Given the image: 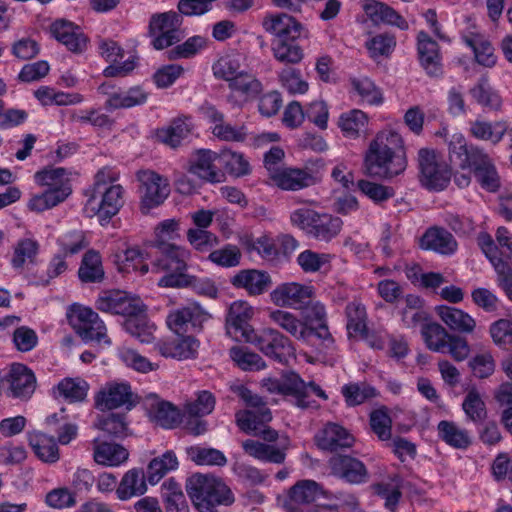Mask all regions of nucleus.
<instances>
[{
	"instance_id": "7",
	"label": "nucleus",
	"mask_w": 512,
	"mask_h": 512,
	"mask_svg": "<svg viewBox=\"0 0 512 512\" xmlns=\"http://www.w3.org/2000/svg\"><path fill=\"white\" fill-rule=\"evenodd\" d=\"M182 23L183 16L176 11L153 14L149 21L153 47L162 50L181 41L184 37Z\"/></svg>"
},
{
	"instance_id": "43",
	"label": "nucleus",
	"mask_w": 512,
	"mask_h": 512,
	"mask_svg": "<svg viewBox=\"0 0 512 512\" xmlns=\"http://www.w3.org/2000/svg\"><path fill=\"white\" fill-rule=\"evenodd\" d=\"M161 497L166 512H189V506L181 485L174 478H169L162 483Z\"/></svg>"
},
{
	"instance_id": "29",
	"label": "nucleus",
	"mask_w": 512,
	"mask_h": 512,
	"mask_svg": "<svg viewBox=\"0 0 512 512\" xmlns=\"http://www.w3.org/2000/svg\"><path fill=\"white\" fill-rule=\"evenodd\" d=\"M363 10L368 18L376 25L387 24L401 30L409 28L408 22L392 7L376 0H365Z\"/></svg>"
},
{
	"instance_id": "15",
	"label": "nucleus",
	"mask_w": 512,
	"mask_h": 512,
	"mask_svg": "<svg viewBox=\"0 0 512 512\" xmlns=\"http://www.w3.org/2000/svg\"><path fill=\"white\" fill-rule=\"evenodd\" d=\"M254 309L245 301H235L230 305L226 318V332L236 341L248 342L256 331L250 325Z\"/></svg>"
},
{
	"instance_id": "18",
	"label": "nucleus",
	"mask_w": 512,
	"mask_h": 512,
	"mask_svg": "<svg viewBox=\"0 0 512 512\" xmlns=\"http://www.w3.org/2000/svg\"><path fill=\"white\" fill-rule=\"evenodd\" d=\"M73 321L75 330L83 340L94 341L98 344H111L104 322L92 309L87 307L77 309Z\"/></svg>"
},
{
	"instance_id": "8",
	"label": "nucleus",
	"mask_w": 512,
	"mask_h": 512,
	"mask_svg": "<svg viewBox=\"0 0 512 512\" xmlns=\"http://www.w3.org/2000/svg\"><path fill=\"white\" fill-rule=\"evenodd\" d=\"M136 178L140 183V209L144 214L160 206L168 198L170 185L167 178L150 169L139 170Z\"/></svg>"
},
{
	"instance_id": "16",
	"label": "nucleus",
	"mask_w": 512,
	"mask_h": 512,
	"mask_svg": "<svg viewBox=\"0 0 512 512\" xmlns=\"http://www.w3.org/2000/svg\"><path fill=\"white\" fill-rule=\"evenodd\" d=\"M261 24L264 31L275 36L276 40H297L303 35L307 36L304 25L295 17L284 12L266 14Z\"/></svg>"
},
{
	"instance_id": "50",
	"label": "nucleus",
	"mask_w": 512,
	"mask_h": 512,
	"mask_svg": "<svg viewBox=\"0 0 512 512\" xmlns=\"http://www.w3.org/2000/svg\"><path fill=\"white\" fill-rule=\"evenodd\" d=\"M178 467V460L173 451H166L162 456L152 459L147 467V480L150 484L158 483L166 473Z\"/></svg>"
},
{
	"instance_id": "5",
	"label": "nucleus",
	"mask_w": 512,
	"mask_h": 512,
	"mask_svg": "<svg viewBox=\"0 0 512 512\" xmlns=\"http://www.w3.org/2000/svg\"><path fill=\"white\" fill-rule=\"evenodd\" d=\"M186 491L199 512H218L217 507L234 502L230 488L219 478L194 474L186 481Z\"/></svg>"
},
{
	"instance_id": "12",
	"label": "nucleus",
	"mask_w": 512,
	"mask_h": 512,
	"mask_svg": "<svg viewBox=\"0 0 512 512\" xmlns=\"http://www.w3.org/2000/svg\"><path fill=\"white\" fill-rule=\"evenodd\" d=\"M327 498V492L313 480H300L288 492L284 503L287 512H312L313 506Z\"/></svg>"
},
{
	"instance_id": "3",
	"label": "nucleus",
	"mask_w": 512,
	"mask_h": 512,
	"mask_svg": "<svg viewBox=\"0 0 512 512\" xmlns=\"http://www.w3.org/2000/svg\"><path fill=\"white\" fill-rule=\"evenodd\" d=\"M406 166L401 136L393 131L378 133L365 154L366 173L372 177L390 179L404 172Z\"/></svg>"
},
{
	"instance_id": "56",
	"label": "nucleus",
	"mask_w": 512,
	"mask_h": 512,
	"mask_svg": "<svg viewBox=\"0 0 512 512\" xmlns=\"http://www.w3.org/2000/svg\"><path fill=\"white\" fill-rule=\"evenodd\" d=\"M39 244L37 241L25 238L18 241L11 260L12 266L16 269L28 264H34L38 254Z\"/></svg>"
},
{
	"instance_id": "28",
	"label": "nucleus",
	"mask_w": 512,
	"mask_h": 512,
	"mask_svg": "<svg viewBox=\"0 0 512 512\" xmlns=\"http://www.w3.org/2000/svg\"><path fill=\"white\" fill-rule=\"evenodd\" d=\"M303 310V323H307L309 328L312 330V337L316 336L325 342L332 343L333 339L329 332L327 325V314L325 306L312 299L309 300V304L304 305L301 309Z\"/></svg>"
},
{
	"instance_id": "23",
	"label": "nucleus",
	"mask_w": 512,
	"mask_h": 512,
	"mask_svg": "<svg viewBox=\"0 0 512 512\" xmlns=\"http://www.w3.org/2000/svg\"><path fill=\"white\" fill-rule=\"evenodd\" d=\"M199 345V341L193 336H182L159 341L156 350L163 357L186 360L197 356Z\"/></svg>"
},
{
	"instance_id": "17",
	"label": "nucleus",
	"mask_w": 512,
	"mask_h": 512,
	"mask_svg": "<svg viewBox=\"0 0 512 512\" xmlns=\"http://www.w3.org/2000/svg\"><path fill=\"white\" fill-rule=\"evenodd\" d=\"M209 318V313L200 305L191 303L171 311L166 318V323L170 330L180 336L191 330H200Z\"/></svg>"
},
{
	"instance_id": "32",
	"label": "nucleus",
	"mask_w": 512,
	"mask_h": 512,
	"mask_svg": "<svg viewBox=\"0 0 512 512\" xmlns=\"http://www.w3.org/2000/svg\"><path fill=\"white\" fill-rule=\"evenodd\" d=\"M146 410L152 421L163 428H173L180 422L178 410L169 402L150 395L146 400Z\"/></svg>"
},
{
	"instance_id": "41",
	"label": "nucleus",
	"mask_w": 512,
	"mask_h": 512,
	"mask_svg": "<svg viewBox=\"0 0 512 512\" xmlns=\"http://www.w3.org/2000/svg\"><path fill=\"white\" fill-rule=\"evenodd\" d=\"M229 88L232 94L228 100L238 96L237 102L242 103L256 98L262 91V84L254 75L244 72L229 84Z\"/></svg>"
},
{
	"instance_id": "22",
	"label": "nucleus",
	"mask_w": 512,
	"mask_h": 512,
	"mask_svg": "<svg viewBox=\"0 0 512 512\" xmlns=\"http://www.w3.org/2000/svg\"><path fill=\"white\" fill-rule=\"evenodd\" d=\"M333 473L351 484H361L368 480V471L363 462L348 456L336 455L330 461Z\"/></svg>"
},
{
	"instance_id": "26",
	"label": "nucleus",
	"mask_w": 512,
	"mask_h": 512,
	"mask_svg": "<svg viewBox=\"0 0 512 512\" xmlns=\"http://www.w3.org/2000/svg\"><path fill=\"white\" fill-rule=\"evenodd\" d=\"M52 35L70 51L83 52L87 47V37L79 26L65 20H57L51 25Z\"/></svg>"
},
{
	"instance_id": "11",
	"label": "nucleus",
	"mask_w": 512,
	"mask_h": 512,
	"mask_svg": "<svg viewBox=\"0 0 512 512\" xmlns=\"http://www.w3.org/2000/svg\"><path fill=\"white\" fill-rule=\"evenodd\" d=\"M249 343L255 345L265 356L286 364L294 356V347L288 337L276 329L265 328L256 332Z\"/></svg>"
},
{
	"instance_id": "51",
	"label": "nucleus",
	"mask_w": 512,
	"mask_h": 512,
	"mask_svg": "<svg viewBox=\"0 0 512 512\" xmlns=\"http://www.w3.org/2000/svg\"><path fill=\"white\" fill-rule=\"evenodd\" d=\"M368 123L367 115L358 109L343 113L338 125L345 137L357 138Z\"/></svg>"
},
{
	"instance_id": "52",
	"label": "nucleus",
	"mask_w": 512,
	"mask_h": 512,
	"mask_svg": "<svg viewBox=\"0 0 512 512\" xmlns=\"http://www.w3.org/2000/svg\"><path fill=\"white\" fill-rule=\"evenodd\" d=\"M229 355L243 371H259L266 368V363L262 357L245 347L234 346L229 350Z\"/></svg>"
},
{
	"instance_id": "37",
	"label": "nucleus",
	"mask_w": 512,
	"mask_h": 512,
	"mask_svg": "<svg viewBox=\"0 0 512 512\" xmlns=\"http://www.w3.org/2000/svg\"><path fill=\"white\" fill-rule=\"evenodd\" d=\"M435 311L451 330L470 334L476 328L475 319L458 308L440 305L435 308Z\"/></svg>"
},
{
	"instance_id": "14",
	"label": "nucleus",
	"mask_w": 512,
	"mask_h": 512,
	"mask_svg": "<svg viewBox=\"0 0 512 512\" xmlns=\"http://www.w3.org/2000/svg\"><path fill=\"white\" fill-rule=\"evenodd\" d=\"M136 398L129 383L109 382L96 394L95 405L102 411L120 407L130 410L136 405Z\"/></svg>"
},
{
	"instance_id": "54",
	"label": "nucleus",
	"mask_w": 512,
	"mask_h": 512,
	"mask_svg": "<svg viewBox=\"0 0 512 512\" xmlns=\"http://www.w3.org/2000/svg\"><path fill=\"white\" fill-rule=\"evenodd\" d=\"M422 335L427 347L435 352L446 353L447 342L451 336L438 323H429L423 327Z\"/></svg>"
},
{
	"instance_id": "63",
	"label": "nucleus",
	"mask_w": 512,
	"mask_h": 512,
	"mask_svg": "<svg viewBox=\"0 0 512 512\" xmlns=\"http://www.w3.org/2000/svg\"><path fill=\"white\" fill-rule=\"evenodd\" d=\"M462 408L467 418L474 423H481L487 416L485 403L476 389L468 391L462 403Z\"/></svg>"
},
{
	"instance_id": "9",
	"label": "nucleus",
	"mask_w": 512,
	"mask_h": 512,
	"mask_svg": "<svg viewBox=\"0 0 512 512\" xmlns=\"http://www.w3.org/2000/svg\"><path fill=\"white\" fill-rule=\"evenodd\" d=\"M125 190L120 184H112L101 192L86 194L84 213L87 217L98 216L101 220L111 219L124 205Z\"/></svg>"
},
{
	"instance_id": "30",
	"label": "nucleus",
	"mask_w": 512,
	"mask_h": 512,
	"mask_svg": "<svg viewBox=\"0 0 512 512\" xmlns=\"http://www.w3.org/2000/svg\"><path fill=\"white\" fill-rule=\"evenodd\" d=\"M269 317L273 323L285 330L295 339L306 344L311 342L312 330L307 323H303V321L293 313L277 309L271 311Z\"/></svg>"
},
{
	"instance_id": "61",
	"label": "nucleus",
	"mask_w": 512,
	"mask_h": 512,
	"mask_svg": "<svg viewBox=\"0 0 512 512\" xmlns=\"http://www.w3.org/2000/svg\"><path fill=\"white\" fill-rule=\"evenodd\" d=\"M342 394L349 406H356L378 395L376 389L365 383H349L342 387Z\"/></svg>"
},
{
	"instance_id": "44",
	"label": "nucleus",
	"mask_w": 512,
	"mask_h": 512,
	"mask_svg": "<svg viewBox=\"0 0 512 512\" xmlns=\"http://www.w3.org/2000/svg\"><path fill=\"white\" fill-rule=\"evenodd\" d=\"M105 276L102 259L95 250H88L82 257L78 277L82 283H100Z\"/></svg>"
},
{
	"instance_id": "48",
	"label": "nucleus",
	"mask_w": 512,
	"mask_h": 512,
	"mask_svg": "<svg viewBox=\"0 0 512 512\" xmlns=\"http://www.w3.org/2000/svg\"><path fill=\"white\" fill-rule=\"evenodd\" d=\"M272 53L277 61L290 65L300 63L304 57L303 49L296 43V40H274Z\"/></svg>"
},
{
	"instance_id": "42",
	"label": "nucleus",
	"mask_w": 512,
	"mask_h": 512,
	"mask_svg": "<svg viewBox=\"0 0 512 512\" xmlns=\"http://www.w3.org/2000/svg\"><path fill=\"white\" fill-rule=\"evenodd\" d=\"M29 445L35 455L45 463H56L59 458V449L54 437L42 432H33L28 437Z\"/></svg>"
},
{
	"instance_id": "55",
	"label": "nucleus",
	"mask_w": 512,
	"mask_h": 512,
	"mask_svg": "<svg viewBox=\"0 0 512 512\" xmlns=\"http://www.w3.org/2000/svg\"><path fill=\"white\" fill-rule=\"evenodd\" d=\"M125 330L141 342H149L152 326L149 324L146 316V307L143 310L126 317L124 321Z\"/></svg>"
},
{
	"instance_id": "40",
	"label": "nucleus",
	"mask_w": 512,
	"mask_h": 512,
	"mask_svg": "<svg viewBox=\"0 0 512 512\" xmlns=\"http://www.w3.org/2000/svg\"><path fill=\"white\" fill-rule=\"evenodd\" d=\"M468 132L476 140L488 141L496 145L505 135L504 121L492 123L483 119H475L469 122Z\"/></svg>"
},
{
	"instance_id": "39",
	"label": "nucleus",
	"mask_w": 512,
	"mask_h": 512,
	"mask_svg": "<svg viewBox=\"0 0 512 512\" xmlns=\"http://www.w3.org/2000/svg\"><path fill=\"white\" fill-rule=\"evenodd\" d=\"M193 124L190 117H179L174 119L166 128L157 131V138L164 144L176 148L192 132Z\"/></svg>"
},
{
	"instance_id": "4",
	"label": "nucleus",
	"mask_w": 512,
	"mask_h": 512,
	"mask_svg": "<svg viewBox=\"0 0 512 512\" xmlns=\"http://www.w3.org/2000/svg\"><path fill=\"white\" fill-rule=\"evenodd\" d=\"M158 256L152 263V271L165 273L159 280L161 287H187L195 281V277L188 275L187 261L190 252L175 244L162 241L157 244Z\"/></svg>"
},
{
	"instance_id": "53",
	"label": "nucleus",
	"mask_w": 512,
	"mask_h": 512,
	"mask_svg": "<svg viewBox=\"0 0 512 512\" xmlns=\"http://www.w3.org/2000/svg\"><path fill=\"white\" fill-rule=\"evenodd\" d=\"M186 454L197 465L224 466L227 463L225 455L215 448L190 446L186 448Z\"/></svg>"
},
{
	"instance_id": "60",
	"label": "nucleus",
	"mask_w": 512,
	"mask_h": 512,
	"mask_svg": "<svg viewBox=\"0 0 512 512\" xmlns=\"http://www.w3.org/2000/svg\"><path fill=\"white\" fill-rule=\"evenodd\" d=\"M240 248L233 244H226L221 248L212 250L208 255V260L222 268H232L240 265Z\"/></svg>"
},
{
	"instance_id": "35",
	"label": "nucleus",
	"mask_w": 512,
	"mask_h": 512,
	"mask_svg": "<svg viewBox=\"0 0 512 512\" xmlns=\"http://www.w3.org/2000/svg\"><path fill=\"white\" fill-rule=\"evenodd\" d=\"M272 182L282 190H300L314 183V177L311 173L303 169L283 168L274 171Z\"/></svg>"
},
{
	"instance_id": "13",
	"label": "nucleus",
	"mask_w": 512,
	"mask_h": 512,
	"mask_svg": "<svg viewBox=\"0 0 512 512\" xmlns=\"http://www.w3.org/2000/svg\"><path fill=\"white\" fill-rule=\"evenodd\" d=\"M95 306L99 311L127 317L143 310L144 303L138 296L125 291L109 290L98 296Z\"/></svg>"
},
{
	"instance_id": "38",
	"label": "nucleus",
	"mask_w": 512,
	"mask_h": 512,
	"mask_svg": "<svg viewBox=\"0 0 512 512\" xmlns=\"http://www.w3.org/2000/svg\"><path fill=\"white\" fill-rule=\"evenodd\" d=\"M147 491L145 474L141 469H130L122 477L116 488L119 500L126 501L136 496H141Z\"/></svg>"
},
{
	"instance_id": "6",
	"label": "nucleus",
	"mask_w": 512,
	"mask_h": 512,
	"mask_svg": "<svg viewBox=\"0 0 512 512\" xmlns=\"http://www.w3.org/2000/svg\"><path fill=\"white\" fill-rule=\"evenodd\" d=\"M293 227L304 232L308 237L322 242H330L336 238L343 226L340 217L326 212H318L311 207H300L289 216Z\"/></svg>"
},
{
	"instance_id": "10",
	"label": "nucleus",
	"mask_w": 512,
	"mask_h": 512,
	"mask_svg": "<svg viewBox=\"0 0 512 512\" xmlns=\"http://www.w3.org/2000/svg\"><path fill=\"white\" fill-rule=\"evenodd\" d=\"M419 180L428 190L442 191L451 180V170L447 165L439 163L436 152L430 149H420L418 152Z\"/></svg>"
},
{
	"instance_id": "31",
	"label": "nucleus",
	"mask_w": 512,
	"mask_h": 512,
	"mask_svg": "<svg viewBox=\"0 0 512 512\" xmlns=\"http://www.w3.org/2000/svg\"><path fill=\"white\" fill-rule=\"evenodd\" d=\"M231 284L236 288H242L249 295H261L271 286V277L267 272L256 269L239 271L231 279Z\"/></svg>"
},
{
	"instance_id": "62",
	"label": "nucleus",
	"mask_w": 512,
	"mask_h": 512,
	"mask_svg": "<svg viewBox=\"0 0 512 512\" xmlns=\"http://www.w3.org/2000/svg\"><path fill=\"white\" fill-rule=\"evenodd\" d=\"M215 397L209 391L203 390L196 394V399L189 401L184 406V411L190 417H203L215 408Z\"/></svg>"
},
{
	"instance_id": "27",
	"label": "nucleus",
	"mask_w": 512,
	"mask_h": 512,
	"mask_svg": "<svg viewBox=\"0 0 512 512\" xmlns=\"http://www.w3.org/2000/svg\"><path fill=\"white\" fill-rule=\"evenodd\" d=\"M217 158L216 152L200 149L194 154L189 171L208 182L220 183L224 179V174L214 164Z\"/></svg>"
},
{
	"instance_id": "21",
	"label": "nucleus",
	"mask_w": 512,
	"mask_h": 512,
	"mask_svg": "<svg viewBox=\"0 0 512 512\" xmlns=\"http://www.w3.org/2000/svg\"><path fill=\"white\" fill-rule=\"evenodd\" d=\"M11 396L29 399L36 389V377L31 369L23 364H13L6 377Z\"/></svg>"
},
{
	"instance_id": "20",
	"label": "nucleus",
	"mask_w": 512,
	"mask_h": 512,
	"mask_svg": "<svg viewBox=\"0 0 512 512\" xmlns=\"http://www.w3.org/2000/svg\"><path fill=\"white\" fill-rule=\"evenodd\" d=\"M314 295L311 286L291 282L277 286L270 294L272 302L279 307L302 309Z\"/></svg>"
},
{
	"instance_id": "33",
	"label": "nucleus",
	"mask_w": 512,
	"mask_h": 512,
	"mask_svg": "<svg viewBox=\"0 0 512 512\" xmlns=\"http://www.w3.org/2000/svg\"><path fill=\"white\" fill-rule=\"evenodd\" d=\"M128 450L117 443L93 441V459L103 466L117 467L128 460Z\"/></svg>"
},
{
	"instance_id": "25",
	"label": "nucleus",
	"mask_w": 512,
	"mask_h": 512,
	"mask_svg": "<svg viewBox=\"0 0 512 512\" xmlns=\"http://www.w3.org/2000/svg\"><path fill=\"white\" fill-rule=\"evenodd\" d=\"M316 442L320 449L333 452L341 448H350L355 438L343 426L327 423L316 435Z\"/></svg>"
},
{
	"instance_id": "58",
	"label": "nucleus",
	"mask_w": 512,
	"mask_h": 512,
	"mask_svg": "<svg viewBox=\"0 0 512 512\" xmlns=\"http://www.w3.org/2000/svg\"><path fill=\"white\" fill-rule=\"evenodd\" d=\"M67 198V190H46L40 194H34L29 199L27 206L31 211L43 212L53 208Z\"/></svg>"
},
{
	"instance_id": "19",
	"label": "nucleus",
	"mask_w": 512,
	"mask_h": 512,
	"mask_svg": "<svg viewBox=\"0 0 512 512\" xmlns=\"http://www.w3.org/2000/svg\"><path fill=\"white\" fill-rule=\"evenodd\" d=\"M101 94L107 95L105 107L110 110L127 109L143 105L148 99V93L140 86H134L128 90L116 88L112 83L105 82L98 88Z\"/></svg>"
},
{
	"instance_id": "2",
	"label": "nucleus",
	"mask_w": 512,
	"mask_h": 512,
	"mask_svg": "<svg viewBox=\"0 0 512 512\" xmlns=\"http://www.w3.org/2000/svg\"><path fill=\"white\" fill-rule=\"evenodd\" d=\"M448 159L462 170H473L483 189L496 192L500 188V177L491 157L484 148L468 143L462 133H454L448 140Z\"/></svg>"
},
{
	"instance_id": "24",
	"label": "nucleus",
	"mask_w": 512,
	"mask_h": 512,
	"mask_svg": "<svg viewBox=\"0 0 512 512\" xmlns=\"http://www.w3.org/2000/svg\"><path fill=\"white\" fill-rule=\"evenodd\" d=\"M417 50L421 66L429 76H439L442 73L439 45L426 32L417 35Z\"/></svg>"
},
{
	"instance_id": "36",
	"label": "nucleus",
	"mask_w": 512,
	"mask_h": 512,
	"mask_svg": "<svg viewBox=\"0 0 512 512\" xmlns=\"http://www.w3.org/2000/svg\"><path fill=\"white\" fill-rule=\"evenodd\" d=\"M60 242L63 254H57L51 259L47 269V275L50 279L58 277L67 270L68 265L65 261L67 254H76L85 247L84 237L81 233H73L69 238L61 239Z\"/></svg>"
},
{
	"instance_id": "59",
	"label": "nucleus",
	"mask_w": 512,
	"mask_h": 512,
	"mask_svg": "<svg viewBox=\"0 0 512 512\" xmlns=\"http://www.w3.org/2000/svg\"><path fill=\"white\" fill-rule=\"evenodd\" d=\"M470 94L476 102L490 109H498L501 106L500 96L492 89L487 78L482 77L477 84L470 89Z\"/></svg>"
},
{
	"instance_id": "57",
	"label": "nucleus",
	"mask_w": 512,
	"mask_h": 512,
	"mask_svg": "<svg viewBox=\"0 0 512 512\" xmlns=\"http://www.w3.org/2000/svg\"><path fill=\"white\" fill-rule=\"evenodd\" d=\"M478 243L494 266L497 273H503L507 268L508 255L504 251H500L494 244L492 237L487 233H482L478 237Z\"/></svg>"
},
{
	"instance_id": "49",
	"label": "nucleus",
	"mask_w": 512,
	"mask_h": 512,
	"mask_svg": "<svg viewBox=\"0 0 512 512\" xmlns=\"http://www.w3.org/2000/svg\"><path fill=\"white\" fill-rule=\"evenodd\" d=\"M282 395H291L296 399L300 408L311 407V401L306 400V382L295 372L285 373L281 379Z\"/></svg>"
},
{
	"instance_id": "46",
	"label": "nucleus",
	"mask_w": 512,
	"mask_h": 512,
	"mask_svg": "<svg viewBox=\"0 0 512 512\" xmlns=\"http://www.w3.org/2000/svg\"><path fill=\"white\" fill-rule=\"evenodd\" d=\"M35 180L47 190H67V197L71 194L68 173L65 168H46L35 173Z\"/></svg>"
},
{
	"instance_id": "47",
	"label": "nucleus",
	"mask_w": 512,
	"mask_h": 512,
	"mask_svg": "<svg viewBox=\"0 0 512 512\" xmlns=\"http://www.w3.org/2000/svg\"><path fill=\"white\" fill-rule=\"evenodd\" d=\"M437 430L439 438L451 447L465 449L471 444L468 432L452 421H440Z\"/></svg>"
},
{
	"instance_id": "45",
	"label": "nucleus",
	"mask_w": 512,
	"mask_h": 512,
	"mask_svg": "<svg viewBox=\"0 0 512 512\" xmlns=\"http://www.w3.org/2000/svg\"><path fill=\"white\" fill-rule=\"evenodd\" d=\"M88 389V383L81 378H65L54 388V394L70 403H75L86 398Z\"/></svg>"
},
{
	"instance_id": "1",
	"label": "nucleus",
	"mask_w": 512,
	"mask_h": 512,
	"mask_svg": "<svg viewBox=\"0 0 512 512\" xmlns=\"http://www.w3.org/2000/svg\"><path fill=\"white\" fill-rule=\"evenodd\" d=\"M236 392L248 407L236 412L237 426L244 433L263 440H244L241 444L242 449L247 455L261 462L283 464L288 445L277 446L274 444L278 440L279 434L267 425L272 420V413L266 402L245 386H238Z\"/></svg>"
},
{
	"instance_id": "34",
	"label": "nucleus",
	"mask_w": 512,
	"mask_h": 512,
	"mask_svg": "<svg viewBox=\"0 0 512 512\" xmlns=\"http://www.w3.org/2000/svg\"><path fill=\"white\" fill-rule=\"evenodd\" d=\"M420 246L426 250H433L443 255L453 254L457 249V242L453 235L444 228H429L420 239Z\"/></svg>"
},
{
	"instance_id": "64",
	"label": "nucleus",
	"mask_w": 512,
	"mask_h": 512,
	"mask_svg": "<svg viewBox=\"0 0 512 512\" xmlns=\"http://www.w3.org/2000/svg\"><path fill=\"white\" fill-rule=\"evenodd\" d=\"M347 317V329L350 333L362 334L366 331V309L365 306L357 300L350 302L345 309Z\"/></svg>"
}]
</instances>
